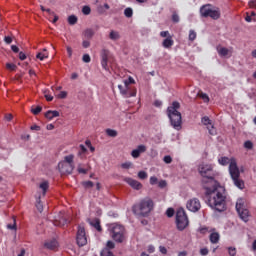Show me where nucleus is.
Returning <instances> with one entry per match:
<instances>
[{
    "label": "nucleus",
    "mask_w": 256,
    "mask_h": 256,
    "mask_svg": "<svg viewBox=\"0 0 256 256\" xmlns=\"http://www.w3.org/2000/svg\"><path fill=\"white\" fill-rule=\"evenodd\" d=\"M121 39V34L117 30H111L109 33V40L110 41H119Z\"/></svg>",
    "instance_id": "6ab92c4d"
},
{
    "label": "nucleus",
    "mask_w": 256,
    "mask_h": 256,
    "mask_svg": "<svg viewBox=\"0 0 256 256\" xmlns=\"http://www.w3.org/2000/svg\"><path fill=\"white\" fill-rule=\"evenodd\" d=\"M198 172L202 177V185H217V181H215V172H213V165L207 163H201L198 166Z\"/></svg>",
    "instance_id": "20e7f679"
},
{
    "label": "nucleus",
    "mask_w": 256,
    "mask_h": 256,
    "mask_svg": "<svg viewBox=\"0 0 256 256\" xmlns=\"http://www.w3.org/2000/svg\"><path fill=\"white\" fill-rule=\"evenodd\" d=\"M82 60L84 63H91V56H89V54H84Z\"/></svg>",
    "instance_id": "37998d69"
},
{
    "label": "nucleus",
    "mask_w": 256,
    "mask_h": 256,
    "mask_svg": "<svg viewBox=\"0 0 256 256\" xmlns=\"http://www.w3.org/2000/svg\"><path fill=\"white\" fill-rule=\"evenodd\" d=\"M198 97L204 101V103H209V96L206 93L199 92Z\"/></svg>",
    "instance_id": "c756f323"
},
{
    "label": "nucleus",
    "mask_w": 256,
    "mask_h": 256,
    "mask_svg": "<svg viewBox=\"0 0 256 256\" xmlns=\"http://www.w3.org/2000/svg\"><path fill=\"white\" fill-rule=\"evenodd\" d=\"M106 134L108 137H117V131L113 129H107Z\"/></svg>",
    "instance_id": "c9c22d12"
},
{
    "label": "nucleus",
    "mask_w": 256,
    "mask_h": 256,
    "mask_svg": "<svg viewBox=\"0 0 256 256\" xmlns=\"http://www.w3.org/2000/svg\"><path fill=\"white\" fill-rule=\"evenodd\" d=\"M172 21H173V23H179V14L174 12L172 14Z\"/></svg>",
    "instance_id": "3c124183"
},
{
    "label": "nucleus",
    "mask_w": 256,
    "mask_h": 256,
    "mask_svg": "<svg viewBox=\"0 0 256 256\" xmlns=\"http://www.w3.org/2000/svg\"><path fill=\"white\" fill-rule=\"evenodd\" d=\"M203 125H206V127H209L211 125V119L209 117L205 116L202 118Z\"/></svg>",
    "instance_id": "58836bf2"
},
{
    "label": "nucleus",
    "mask_w": 256,
    "mask_h": 256,
    "mask_svg": "<svg viewBox=\"0 0 256 256\" xmlns=\"http://www.w3.org/2000/svg\"><path fill=\"white\" fill-rule=\"evenodd\" d=\"M186 207L188 211H191L192 213H197V211L201 209V202L197 198H192L188 200Z\"/></svg>",
    "instance_id": "4468645a"
},
{
    "label": "nucleus",
    "mask_w": 256,
    "mask_h": 256,
    "mask_svg": "<svg viewBox=\"0 0 256 256\" xmlns=\"http://www.w3.org/2000/svg\"><path fill=\"white\" fill-rule=\"evenodd\" d=\"M160 37H171V35H169V31H162L160 32Z\"/></svg>",
    "instance_id": "0e129e2a"
},
{
    "label": "nucleus",
    "mask_w": 256,
    "mask_h": 256,
    "mask_svg": "<svg viewBox=\"0 0 256 256\" xmlns=\"http://www.w3.org/2000/svg\"><path fill=\"white\" fill-rule=\"evenodd\" d=\"M163 161H164V163L169 165V164L173 163V158H171L170 155H166V156H164Z\"/></svg>",
    "instance_id": "a19ab883"
},
{
    "label": "nucleus",
    "mask_w": 256,
    "mask_h": 256,
    "mask_svg": "<svg viewBox=\"0 0 256 256\" xmlns=\"http://www.w3.org/2000/svg\"><path fill=\"white\" fill-rule=\"evenodd\" d=\"M40 189L43 191V195L47 193V189H49V182L44 181L40 184Z\"/></svg>",
    "instance_id": "cd10ccee"
},
{
    "label": "nucleus",
    "mask_w": 256,
    "mask_h": 256,
    "mask_svg": "<svg viewBox=\"0 0 256 256\" xmlns=\"http://www.w3.org/2000/svg\"><path fill=\"white\" fill-rule=\"evenodd\" d=\"M217 53L220 57H226L229 58L231 55H233V48H225L222 46H217Z\"/></svg>",
    "instance_id": "2eb2a0df"
},
{
    "label": "nucleus",
    "mask_w": 256,
    "mask_h": 256,
    "mask_svg": "<svg viewBox=\"0 0 256 256\" xmlns=\"http://www.w3.org/2000/svg\"><path fill=\"white\" fill-rule=\"evenodd\" d=\"M90 225L92 227H94V229L98 230L99 232L102 231V228H101V221L97 218L93 219L90 221Z\"/></svg>",
    "instance_id": "4be33fe9"
},
{
    "label": "nucleus",
    "mask_w": 256,
    "mask_h": 256,
    "mask_svg": "<svg viewBox=\"0 0 256 256\" xmlns=\"http://www.w3.org/2000/svg\"><path fill=\"white\" fill-rule=\"evenodd\" d=\"M69 25H75L77 23V16L71 15L68 17Z\"/></svg>",
    "instance_id": "473e14b6"
},
{
    "label": "nucleus",
    "mask_w": 256,
    "mask_h": 256,
    "mask_svg": "<svg viewBox=\"0 0 256 256\" xmlns=\"http://www.w3.org/2000/svg\"><path fill=\"white\" fill-rule=\"evenodd\" d=\"M82 13H83V15H91V7H89V6H84V7L82 8Z\"/></svg>",
    "instance_id": "ea45409f"
},
{
    "label": "nucleus",
    "mask_w": 256,
    "mask_h": 256,
    "mask_svg": "<svg viewBox=\"0 0 256 256\" xmlns=\"http://www.w3.org/2000/svg\"><path fill=\"white\" fill-rule=\"evenodd\" d=\"M54 225H56L57 227H64V225H67V219L63 218L62 220H56L54 222Z\"/></svg>",
    "instance_id": "2f4dec72"
},
{
    "label": "nucleus",
    "mask_w": 256,
    "mask_h": 256,
    "mask_svg": "<svg viewBox=\"0 0 256 256\" xmlns=\"http://www.w3.org/2000/svg\"><path fill=\"white\" fill-rule=\"evenodd\" d=\"M73 159H75V156L70 154L65 156L64 161L58 164V169L62 175H71V173H73V169H75V166L73 165Z\"/></svg>",
    "instance_id": "0eeeda50"
},
{
    "label": "nucleus",
    "mask_w": 256,
    "mask_h": 256,
    "mask_svg": "<svg viewBox=\"0 0 256 256\" xmlns=\"http://www.w3.org/2000/svg\"><path fill=\"white\" fill-rule=\"evenodd\" d=\"M244 147H245V149H253V142H251V141H246L245 143H244Z\"/></svg>",
    "instance_id": "09e8293b"
},
{
    "label": "nucleus",
    "mask_w": 256,
    "mask_h": 256,
    "mask_svg": "<svg viewBox=\"0 0 256 256\" xmlns=\"http://www.w3.org/2000/svg\"><path fill=\"white\" fill-rule=\"evenodd\" d=\"M110 236L116 243H123L125 241V227L117 223L108 226Z\"/></svg>",
    "instance_id": "423d86ee"
},
{
    "label": "nucleus",
    "mask_w": 256,
    "mask_h": 256,
    "mask_svg": "<svg viewBox=\"0 0 256 256\" xmlns=\"http://www.w3.org/2000/svg\"><path fill=\"white\" fill-rule=\"evenodd\" d=\"M124 181L132 187V189H135L136 191H139L143 189V184L141 182L133 179V178H125Z\"/></svg>",
    "instance_id": "dca6fc26"
},
{
    "label": "nucleus",
    "mask_w": 256,
    "mask_h": 256,
    "mask_svg": "<svg viewBox=\"0 0 256 256\" xmlns=\"http://www.w3.org/2000/svg\"><path fill=\"white\" fill-rule=\"evenodd\" d=\"M159 251L162 255H167V248L165 246H159Z\"/></svg>",
    "instance_id": "680f3d73"
},
{
    "label": "nucleus",
    "mask_w": 256,
    "mask_h": 256,
    "mask_svg": "<svg viewBox=\"0 0 256 256\" xmlns=\"http://www.w3.org/2000/svg\"><path fill=\"white\" fill-rule=\"evenodd\" d=\"M106 247L108 249H115V243L110 240V241L107 242Z\"/></svg>",
    "instance_id": "13d9d810"
},
{
    "label": "nucleus",
    "mask_w": 256,
    "mask_h": 256,
    "mask_svg": "<svg viewBox=\"0 0 256 256\" xmlns=\"http://www.w3.org/2000/svg\"><path fill=\"white\" fill-rule=\"evenodd\" d=\"M83 186L86 189H91V187H93V182L92 181H85V182H83Z\"/></svg>",
    "instance_id": "a18cd8bd"
},
{
    "label": "nucleus",
    "mask_w": 256,
    "mask_h": 256,
    "mask_svg": "<svg viewBox=\"0 0 256 256\" xmlns=\"http://www.w3.org/2000/svg\"><path fill=\"white\" fill-rule=\"evenodd\" d=\"M4 41L7 45H11V43H13V39L10 36H5Z\"/></svg>",
    "instance_id": "e2e57ef3"
},
{
    "label": "nucleus",
    "mask_w": 256,
    "mask_h": 256,
    "mask_svg": "<svg viewBox=\"0 0 256 256\" xmlns=\"http://www.w3.org/2000/svg\"><path fill=\"white\" fill-rule=\"evenodd\" d=\"M218 163L224 166L229 165V173L234 185L238 187V189H245V182L239 178L241 172L239 171V167H237V160H235V158L229 159V157H221L218 159Z\"/></svg>",
    "instance_id": "f03ea898"
},
{
    "label": "nucleus",
    "mask_w": 256,
    "mask_h": 256,
    "mask_svg": "<svg viewBox=\"0 0 256 256\" xmlns=\"http://www.w3.org/2000/svg\"><path fill=\"white\" fill-rule=\"evenodd\" d=\"M57 247H59V242H57L56 239H50L44 242V248L49 249L50 251H55Z\"/></svg>",
    "instance_id": "a211bd4d"
},
{
    "label": "nucleus",
    "mask_w": 256,
    "mask_h": 256,
    "mask_svg": "<svg viewBox=\"0 0 256 256\" xmlns=\"http://www.w3.org/2000/svg\"><path fill=\"white\" fill-rule=\"evenodd\" d=\"M236 211L240 217V219H242V221H244V223H247V221H249V210L247 208H245V200L243 198H240L237 200L236 202Z\"/></svg>",
    "instance_id": "9d476101"
},
{
    "label": "nucleus",
    "mask_w": 256,
    "mask_h": 256,
    "mask_svg": "<svg viewBox=\"0 0 256 256\" xmlns=\"http://www.w3.org/2000/svg\"><path fill=\"white\" fill-rule=\"evenodd\" d=\"M101 256H115V255H113V252H111V250L106 248V249L102 250Z\"/></svg>",
    "instance_id": "4c0bfd02"
},
{
    "label": "nucleus",
    "mask_w": 256,
    "mask_h": 256,
    "mask_svg": "<svg viewBox=\"0 0 256 256\" xmlns=\"http://www.w3.org/2000/svg\"><path fill=\"white\" fill-rule=\"evenodd\" d=\"M82 47H84V49H89V47H91V42H89L88 40H84L82 42Z\"/></svg>",
    "instance_id": "5fc2aeb1"
},
{
    "label": "nucleus",
    "mask_w": 256,
    "mask_h": 256,
    "mask_svg": "<svg viewBox=\"0 0 256 256\" xmlns=\"http://www.w3.org/2000/svg\"><path fill=\"white\" fill-rule=\"evenodd\" d=\"M11 49L14 53H19V47L15 46V45H12L11 46Z\"/></svg>",
    "instance_id": "774afa93"
},
{
    "label": "nucleus",
    "mask_w": 256,
    "mask_h": 256,
    "mask_svg": "<svg viewBox=\"0 0 256 256\" xmlns=\"http://www.w3.org/2000/svg\"><path fill=\"white\" fill-rule=\"evenodd\" d=\"M228 253L230 256H235V255H237V250L233 247H230V248H228Z\"/></svg>",
    "instance_id": "8fccbe9b"
},
{
    "label": "nucleus",
    "mask_w": 256,
    "mask_h": 256,
    "mask_svg": "<svg viewBox=\"0 0 256 256\" xmlns=\"http://www.w3.org/2000/svg\"><path fill=\"white\" fill-rule=\"evenodd\" d=\"M45 117L46 119H48L49 121L55 119V117H59V111L57 110H49L45 113Z\"/></svg>",
    "instance_id": "aec40b11"
},
{
    "label": "nucleus",
    "mask_w": 256,
    "mask_h": 256,
    "mask_svg": "<svg viewBox=\"0 0 256 256\" xmlns=\"http://www.w3.org/2000/svg\"><path fill=\"white\" fill-rule=\"evenodd\" d=\"M158 187H160V189H165V187H167V181L161 180L158 182Z\"/></svg>",
    "instance_id": "603ef678"
},
{
    "label": "nucleus",
    "mask_w": 256,
    "mask_h": 256,
    "mask_svg": "<svg viewBox=\"0 0 256 256\" xmlns=\"http://www.w3.org/2000/svg\"><path fill=\"white\" fill-rule=\"evenodd\" d=\"M179 107H181L179 102H173L172 105L167 109V113H168V117L170 119L171 125L177 131L181 129V123H182L181 113L178 111Z\"/></svg>",
    "instance_id": "39448f33"
},
{
    "label": "nucleus",
    "mask_w": 256,
    "mask_h": 256,
    "mask_svg": "<svg viewBox=\"0 0 256 256\" xmlns=\"http://www.w3.org/2000/svg\"><path fill=\"white\" fill-rule=\"evenodd\" d=\"M7 69H9L10 71H15V69H17V65L13 64V63H8L6 64Z\"/></svg>",
    "instance_id": "49530a36"
},
{
    "label": "nucleus",
    "mask_w": 256,
    "mask_h": 256,
    "mask_svg": "<svg viewBox=\"0 0 256 256\" xmlns=\"http://www.w3.org/2000/svg\"><path fill=\"white\" fill-rule=\"evenodd\" d=\"M58 99H66L67 98V92L66 91H61L59 94H58Z\"/></svg>",
    "instance_id": "864d4df0"
},
{
    "label": "nucleus",
    "mask_w": 256,
    "mask_h": 256,
    "mask_svg": "<svg viewBox=\"0 0 256 256\" xmlns=\"http://www.w3.org/2000/svg\"><path fill=\"white\" fill-rule=\"evenodd\" d=\"M197 39V32L194 30L189 31V41H195Z\"/></svg>",
    "instance_id": "f704fd0d"
},
{
    "label": "nucleus",
    "mask_w": 256,
    "mask_h": 256,
    "mask_svg": "<svg viewBox=\"0 0 256 256\" xmlns=\"http://www.w3.org/2000/svg\"><path fill=\"white\" fill-rule=\"evenodd\" d=\"M145 151H147V146L139 145V146H137L136 149L132 150L131 156L134 159H139V157H141V153H145Z\"/></svg>",
    "instance_id": "f3484780"
},
{
    "label": "nucleus",
    "mask_w": 256,
    "mask_h": 256,
    "mask_svg": "<svg viewBox=\"0 0 256 256\" xmlns=\"http://www.w3.org/2000/svg\"><path fill=\"white\" fill-rule=\"evenodd\" d=\"M76 243L78 247H85V245H87V233L85 232L84 226H78L76 234Z\"/></svg>",
    "instance_id": "f8f14e48"
},
{
    "label": "nucleus",
    "mask_w": 256,
    "mask_h": 256,
    "mask_svg": "<svg viewBox=\"0 0 256 256\" xmlns=\"http://www.w3.org/2000/svg\"><path fill=\"white\" fill-rule=\"evenodd\" d=\"M118 89L123 97L129 99V97H137V88L129 86L128 81H124L123 85H118Z\"/></svg>",
    "instance_id": "9b49d317"
},
{
    "label": "nucleus",
    "mask_w": 256,
    "mask_h": 256,
    "mask_svg": "<svg viewBox=\"0 0 256 256\" xmlns=\"http://www.w3.org/2000/svg\"><path fill=\"white\" fill-rule=\"evenodd\" d=\"M66 51H67L68 57H73V48H71L70 46H67Z\"/></svg>",
    "instance_id": "052dcab7"
},
{
    "label": "nucleus",
    "mask_w": 256,
    "mask_h": 256,
    "mask_svg": "<svg viewBox=\"0 0 256 256\" xmlns=\"http://www.w3.org/2000/svg\"><path fill=\"white\" fill-rule=\"evenodd\" d=\"M122 169H130L131 168V162H125L121 164Z\"/></svg>",
    "instance_id": "bf43d9fd"
},
{
    "label": "nucleus",
    "mask_w": 256,
    "mask_h": 256,
    "mask_svg": "<svg viewBox=\"0 0 256 256\" xmlns=\"http://www.w3.org/2000/svg\"><path fill=\"white\" fill-rule=\"evenodd\" d=\"M220 235L217 232L211 233L210 234V242L215 244L219 243Z\"/></svg>",
    "instance_id": "393cba45"
},
{
    "label": "nucleus",
    "mask_w": 256,
    "mask_h": 256,
    "mask_svg": "<svg viewBox=\"0 0 256 256\" xmlns=\"http://www.w3.org/2000/svg\"><path fill=\"white\" fill-rule=\"evenodd\" d=\"M77 171H78V173H80L82 175H87V173H89V171H91V165L87 164V168H83V166L81 164H79L77 167Z\"/></svg>",
    "instance_id": "b1692460"
},
{
    "label": "nucleus",
    "mask_w": 256,
    "mask_h": 256,
    "mask_svg": "<svg viewBox=\"0 0 256 256\" xmlns=\"http://www.w3.org/2000/svg\"><path fill=\"white\" fill-rule=\"evenodd\" d=\"M174 41H173V37L168 36L166 39H164V41L162 42V46L165 49H171V47H173Z\"/></svg>",
    "instance_id": "412c9836"
},
{
    "label": "nucleus",
    "mask_w": 256,
    "mask_h": 256,
    "mask_svg": "<svg viewBox=\"0 0 256 256\" xmlns=\"http://www.w3.org/2000/svg\"><path fill=\"white\" fill-rule=\"evenodd\" d=\"M204 189L206 203L211 209H214V211H218L219 213H222V211L227 209L225 188L219 186L216 182L215 185H204Z\"/></svg>",
    "instance_id": "f257e3e1"
},
{
    "label": "nucleus",
    "mask_w": 256,
    "mask_h": 256,
    "mask_svg": "<svg viewBox=\"0 0 256 256\" xmlns=\"http://www.w3.org/2000/svg\"><path fill=\"white\" fill-rule=\"evenodd\" d=\"M207 129L210 133V135H217V129L211 124L210 126H207Z\"/></svg>",
    "instance_id": "e433bc0d"
},
{
    "label": "nucleus",
    "mask_w": 256,
    "mask_h": 256,
    "mask_svg": "<svg viewBox=\"0 0 256 256\" xmlns=\"http://www.w3.org/2000/svg\"><path fill=\"white\" fill-rule=\"evenodd\" d=\"M148 253H155V246L149 245L148 246Z\"/></svg>",
    "instance_id": "338daca9"
},
{
    "label": "nucleus",
    "mask_w": 256,
    "mask_h": 256,
    "mask_svg": "<svg viewBox=\"0 0 256 256\" xmlns=\"http://www.w3.org/2000/svg\"><path fill=\"white\" fill-rule=\"evenodd\" d=\"M19 59L21 61H25L27 59V55H25V53H23V52H20L19 53Z\"/></svg>",
    "instance_id": "69168bd1"
},
{
    "label": "nucleus",
    "mask_w": 256,
    "mask_h": 256,
    "mask_svg": "<svg viewBox=\"0 0 256 256\" xmlns=\"http://www.w3.org/2000/svg\"><path fill=\"white\" fill-rule=\"evenodd\" d=\"M93 35H95V31L91 28L86 29L84 32V37H86V39H92Z\"/></svg>",
    "instance_id": "bb28decb"
},
{
    "label": "nucleus",
    "mask_w": 256,
    "mask_h": 256,
    "mask_svg": "<svg viewBox=\"0 0 256 256\" xmlns=\"http://www.w3.org/2000/svg\"><path fill=\"white\" fill-rule=\"evenodd\" d=\"M42 107L41 106H37L36 108H32V113L33 115H39L40 111H42Z\"/></svg>",
    "instance_id": "79ce46f5"
},
{
    "label": "nucleus",
    "mask_w": 256,
    "mask_h": 256,
    "mask_svg": "<svg viewBox=\"0 0 256 256\" xmlns=\"http://www.w3.org/2000/svg\"><path fill=\"white\" fill-rule=\"evenodd\" d=\"M189 226V218L183 208H179L176 212V227L178 231H185Z\"/></svg>",
    "instance_id": "6e6552de"
},
{
    "label": "nucleus",
    "mask_w": 256,
    "mask_h": 256,
    "mask_svg": "<svg viewBox=\"0 0 256 256\" xmlns=\"http://www.w3.org/2000/svg\"><path fill=\"white\" fill-rule=\"evenodd\" d=\"M167 217H173L175 215V210L173 208H168L166 211Z\"/></svg>",
    "instance_id": "c03bdc74"
},
{
    "label": "nucleus",
    "mask_w": 256,
    "mask_h": 256,
    "mask_svg": "<svg viewBox=\"0 0 256 256\" xmlns=\"http://www.w3.org/2000/svg\"><path fill=\"white\" fill-rule=\"evenodd\" d=\"M101 65L105 71H109V59L111 57V52L107 49H103L100 54Z\"/></svg>",
    "instance_id": "ddd939ff"
},
{
    "label": "nucleus",
    "mask_w": 256,
    "mask_h": 256,
    "mask_svg": "<svg viewBox=\"0 0 256 256\" xmlns=\"http://www.w3.org/2000/svg\"><path fill=\"white\" fill-rule=\"evenodd\" d=\"M138 177L139 179H147V172L145 171L138 172Z\"/></svg>",
    "instance_id": "de8ad7c7"
},
{
    "label": "nucleus",
    "mask_w": 256,
    "mask_h": 256,
    "mask_svg": "<svg viewBox=\"0 0 256 256\" xmlns=\"http://www.w3.org/2000/svg\"><path fill=\"white\" fill-rule=\"evenodd\" d=\"M86 153H87V148L85 147V145L81 144L80 151L78 152V156L81 157L82 159H85Z\"/></svg>",
    "instance_id": "a878e982"
},
{
    "label": "nucleus",
    "mask_w": 256,
    "mask_h": 256,
    "mask_svg": "<svg viewBox=\"0 0 256 256\" xmlns=\"http://www.w3.org/2000/svg\"><path fill=\"white\" fill-rule=\"evenodd\" d=\"M36 209H38L39 213H43V204L41 203V198L37 199Z\"/></svg>",
    "instance_id": "72a5a7b5"
},
{
    "label": "nucleus",
    "mask_w": 256,
    "mask_h": 256,
    "mask_svg": "<svg viewBox=\"0 0 256 256\" xmlns=\"http://www.w3.org/2000/svg\"><path fill=\"white\" fill-rule=\"evenodd\" d=\"M200 255H202V256L209 255V249H207V248L200 249Z\"/></svg>",
    "instance_id": "4d7b16f0"
},
{
    "label": "nucleus",
    "mask_w": 256,
    "mask_h": 256,
    "mask_svg": "<svg viewBox=\"0 0 256 256\" xmlns=\"http://www.w3.org/2000/svg\"><path fill=\"white\" fill-rule=\"evenodd\" d=\"M124 15H125V17H127L128 19H131V17H133V8H130V7L126 8V9L124 10Z\"/></svg>",
    "instance_id": "c85d7f7f"
},
{
    "label": "nucleus",
    "mask_w": 256,
    "mask_h": 256,
    "mask_svg": "<svg viewBox=\"0 0 256 256\" xmlns=\"http://www.w3.org/2000/svg\"><path fill=\"white\" fill-rule=\"evenodd\" d=\"M49 57V52H47V49H43L41 52H38L36 55V58H38L40 61H44V59H47Z\"/></svg>",
    "instance_id": "5701e85b"
},
{
    "label": "nucleus",
    "mask_w": 256,
    "mask_h": 256,
    "mask_svg": "<svg viewBox=\"0 0 256 256\" xmlns=\"http://www.w3.org/2000/svg\"><path fill=\"white\" fill-rule=\"evenodd\" d=\"M13 224H7V229H10L11 231H17V221L15 218L12 219Z\"/></svg>",
    "instance_id": "7c9ffc66"
},
{
    "label": "nucleus",
    "mask_w": 256,
    "mask_h": 256,
    "mask_svg": "<svg viewBox=\"0 0 256 256\" xmlns=\"http://www.w3.org/2000/svg\"><path fill=\"white\" fill-rule=\"evenodd\" d=\"M158 181L159 180L157 179V177H155V176L150 177V185H157Z\"/></svg>",
    "instance_id": "6e6d98bb"
},
{
    "label": "nucleus",
    "mask_w": 256,
    "mask_h": 256,
    "mask_svg": "<svg viewBox=\"0 0 256 256\" xmlns=\"http://www.w3.org/2000/svg\"><path fill=\"white\" fill-rule=\"evenodd\" d=\"M155 208V202L151 198H144L132 208L134 215L137 217H149V213Z\"/></svg>",
    "instance_id": "7ed1b4c3"
},
{
    "label": "nucleus",
    "mask_w": 256,
    "mask_h": 256,
    "mask_svg": "<svg viewBox=\"0 0 256 256\" xmlns=\"http://www.w3.org/2000/svg\"><path fill=\"white\" fill-rule=\"evenodd\" d=\"M200 14L202 17H211V19L217 20L221 17V11L218 8H213L209 4L203 5L200 8Z\"/></svg>",
    "instance_id": "1a4fd4ad"
}]
</instances>
